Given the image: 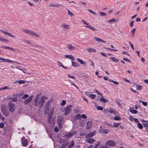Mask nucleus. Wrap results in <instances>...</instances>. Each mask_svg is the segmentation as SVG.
Listing matches in <instances>:
<instances>
[{
	"instance_id": "f704fd0d",
	"label": "nucleus",
	"mask_w": 148,
	"mask_h": 148,
	"mask_svg": "<svg viewBox=\"0 0 148 148\" xmlns=\"http://www.w3.org/2000/svg\"><path fill=\"white\" fill-rule=\"evenodd\" d=\"M67 143H64L60 147V148H64L65 147L67 146Z\"/></svg>"
},
{
	"instance_id": "9d476101",
	"label": "nucleus",
	"mask_w": 148,
	"mask_h": 148,
	"mask_svg": "<svg viewBox=\"0 0 148 148\" xmlns=\"http://www.w3.org/2000/svg\"><path fill=\"white\" fill-rule=\"evenodd\" d=\"M0 30L5 35L8 36L10 37H12V38H14L15 36H14L13 34H11L8 32L6 31H3V30Z\"/></svg>"
},
{
	"instance_id": "39448f33",
	"label": "nucleus",
	"mask_w": 148,
	"mask_h": 148,
	"mask_svg": "<svg viewBox=\"0 0 148 148\" xmlns=\"http://www.w3.org/2000/svg\"><path fill=\"white\" fill-rule=\"evenodd\" d=\"M52 102V101L50 100L47 102L45 106L44 109H45V110H50L49 107L50 106Z\"/></svg>"
},
{
	"instance_id": "4d7b16f0",
	"label": "nucleus",
	"mask_w": 148,
	"mask_h": 148,
	"mask_svg": "<svg viewBox=\"0 0 148 148\" xmlns=\"http://www.w3.org/2000/svg\"><path fill=\"white\" fill-rule=\"evenodd\" d=\"M9 88L8 87V86H5V87H2L1 88L0 90H5L6 89H8Z\"/></svg>"
},
{
	"instance_id": "f257e3e1",
	"label": "nucleus",
	"mask_w": 148,
	"mask_h": 148,
	"mask_svg": "<svg viewBox=\"0 0 148 148\" xmlns=\"http://www.w3.org/2000/svg\"><path fill=\"white\" fill-rule=\"evenodd\" d=\"M39 95H37L36 97L34 100V105L35 106H38L39 108H40L43 107L44 105V102L46 99L45 97H42L41 98L39 99Z\"/></svg>"
},
{
	"instance_id": "2f4dec72",
	"label": "nucleus",
	"mask_w": 148,
	"mask_h": 148,
	"mask_svg": "<svg viewBox=\"0 0 148 148\" xmlns=\"http://www.w3.org/2000/svg\"><path fill=\"white\" fill-rule=\"evenodd\" d=\"M121 125V123H114V127H118L119 125Z\"/></svg>"
},
{
	"instance_id": "c85d7f7f",
	"label": "nucleus",
	"mask_w": 148,
	"mask_h": 148,
	"mask_svg": "<svg viewBox=\"0 0 148 148\" xmlns=\"http://www.w3.org/2000/svg\"><path fill=\"white\" fill-rule=\"evenodd\" d=\"M75 143L73 141V140H72L71 141V143L70 144V145L68 146V148H71V147H73Z\"/></svg>"
},
{
	"instance_id": "f03ea898",
	"label": "nucleus",
	"mask_w": 148,
	"mask_h": 148,
	"mask_svg": "<svg viewBox=\"0 0 148 148\" xmlns=\"http://www.w3.org/2000/svg\"><path fill=\"white\" fill-rule=\"evenodd\" d=\"M72 107V105H69L66 108H62L61 109V111L64 112L63 114L64 115L67 116L71 110Z\"/></svg>"
},
{
	"instance_id": "0eeeda50",
	"label": "nucleus",
	"mask_w": 148,
	"mask_h": 148,
	"mask_svg": "<svg viewBox=\"0 0 148 148\" xmlns=\"http://www.w3.org/2000/svg\"><path fill=\"white\" fill-rule=\"evenodd\" d=\"M21 142L23 146L25 147L27 145V140L24 137H23L21 138Z\"/></svg>"
},
{
	"instance_id": "de8ad7c7",
	"label": "nucleus",
	"mask_w": 148,
	"mask_h": 148,
	"mask_svg": "<svg viewBox=\"0 0 148 148\" xmlns=\"http://www.w3.org/2000/svg\"><path fill=\"white\" fill-rule=\"evenodd\" d=\"M4 112V113H2L5 116H7L9 115V113L8 112H7L6 110Z\"/></svg>"
},
{
	"instance_id": "052dcab7",
	"label": "nucleus",
	"mask_w": 148,
	"mask_h": 148,
	"mask_svg": "<svg viewBox=\"0 0 148 148\" xmlns=\"http://www.w3.org/2000/svg\"><path fill=\"white\" fill-rule=\"evenodd\" d=\"M54 131L56 132H57L59 131L58 129L57 126H56L55 127Z\"/></svg>"
},
{
	"instance_id": "6e6552de",
	"label": "nucleus",
	"mask_w": 148,
	"mask_h": 148,
	"mask_svg": "<svg viewBox=\"0 0 148 148\" xmlns=\"http://www.w3.org/2000/svg\"><path fill=\"white\" fill-rule=\"evenodd\" d=\"M47 119L48 122L50 123L54 124L55 119L52 118L51 115H48Z\"/></svg>"
},
{
	"instance_id": "412c9836",
	"label": "nucleus",
	"mask_w": 148,
	"mask_h": 148,
	"mask_svg": "<svg viewBox=\"0 0 148 148\" xmlns=\"http://www.w3.org/2000/svg\"><path fill=\"white\" fill-rule=\"evenodd\" d=\"M100 132L102 133L103 134H107L108 132V130L104 129L103 130L102 128L100 129Z\"/></svg>"
},
{
	"instance_id": "f3484780",
	"label": "nucleus",
	"mask_w": 148,
	"mask_h": 148,
	"mask_svg": "<svg viewBox=\"0 0 148 148\" xmlns=\"http://www.w3.org/2000/svg\"><path fill=\"white\" fill-rule=\"evenodd\" d=\"M86 141L90 144H92L95 141V140L93 139H91L90 138H86Z\"/></svg>"
},
{
	"instance_id": "680f3d73",
	"label": "nucleus",
	"mask_w": 148,
	"mask_h": 148,
	"mask_svg": "<svg viewBox=\"0 0 148 148\" xmlns=\"http://www.w3.org/2000/svg\"><path fill=\"white\" fill-rule=\"evenodd\" d=\"M128 43H129L130 47H131L132 48V49L133 50H134V46H133V45L130 42H128Z\"/></svg>"
},
{
	"instance_id": "ddd939ff",
	"label": "nucleus",
	"mask_w": 148,
	"mask_h": 148,
	"mask_svg": "<svg viewBox=\"0 0 148 148\" xmlns=\"http://www.w3.org/2000/svg\"><path fill=\"white\" fill-rule=\"evenodd\" d=\"M66 46L68 49L70 51H73L75 49V47L71 44H67Z\"/></svg>"
},
{
	"instance_id": "338daca9",
	"label": "nucleus",
	"mask_w": 148,
	"mask_h": 148,
	"mask_svg": "<svg viewBox=\"0 0 148 148\" xmlns=\"http://www.w3.org/2000/svg\"><path fill=\"white\" fill-rule=\"evenodd\" d=\"M143 125L146 128H148V124L147 123L143 124Z\"/></svg>"
},
{
	"instance_id": "473e14b6",
	"label": "nucleus",
	"mask_w": 148,
	"mask_h": 148,
	"mask_svg": "<svg viewBox=\"0 0 148 148\" xmlns=\"http://www.w3.org/2000/svg\"><path fill=\"white\" fill-rule=\"evenodd\" d=\"M10 99H11L12 101H13L14 102H16L17 101V99L15 97H13V98L10 97Z\"/></svg>"
},
{
	"instance_id": "c9c22d12",
	"label": "nucleus",
	"mask_w": 148,
	"mask_h": 148,
	"mask_svg": "<svg viewBox=\"0 0 148 148\" xmlns=\"http://www.w3.org/2000/svg\"><path fill=\"white\" fill-rule=\"evenodd\" d=\"M29 95L27 94H26L23 95V96L22 97V98L23 99H25L26 98L28 97Z\"/></svg>"
},
{
	"instance_id": "37998d69",
	"label": "nucleus",
	"mask_w": 148,
	"mask_h": 148,
	"mask_svg": "<svg viewBox=\"0 0 148 148\" xmlns=\"http://www.w3.org/2000/svg\"><path fill=\"white\" fill-rule=\"evenodd\" d=\"M89 97L91 99H93L95 97V94H91L90 95Z\"/></svg>"
},
{
	"instance_id": "a18cd8bd",
	"label": "nucleus",
	"mask_w": 148,
	"mask_h": 148,
	"mask_svg": "<svg viewBox=\"0 0 148 148\" xmlns=\"http://www.w3.org/2000/svg\"><path fill=\"white\" fill-rule=\"evenodd\" d=\"M81 115H80V114H77V115L76 116V118L77 119H80V118H81Z\"/></svg>"
},
{
	"instance_id": "b1692460",
	"label": "nucleus",
	"mask_w": 148,
	"mask_h": 148,
	"mask_svg": "<svg viewBox=\"0 0 148 148\" xmlns=\"http://www.w3.org/2000/svg\"><path fill=\"white\" fill-rule=\"evenodd\" d=\"M94 39H95L96 41H98L99 42H104V43H105L106 42L104 41L102 39H100V38H97L96 37H94Z\"/></svg>"
},
{
	"instance_id": "13d9d810",
	"label": "nucleus",
	"mask_w": 148,
	"mask_h": 148,
	"mask_svg": "<svg viewBox=\"0 0 148 148\" xmlns=\"http://www.w3.org/2000/svg\"><path fill=\"white\" fill-rule=\"evenodd\" d=\"M94 91H95L96 92L98 93L99 95H100L101 97H102V94L100 93L97 90V89L95 90Z\"/></svg>"
},
{
	"instance_id": "6ab92c4d",
	"label": "nucleus",
	"mask_w": 148,
	"mask_h": 148,
	"mask_svg": "<svg viewBox=\"0 0 148 148\" xmlns=\"http://www.w3.org/2000/svg\"><path fill=\"white\" fill-rule=\"evenodd\" d=\"M86 50L89 53L95 52H96V49L92 48H88Z\"/></svg>"
},
{
	"instance_id": "6e6d98bb",
	"label": "nucleus",
	"mask_w": 148,
	"mask_h": 148,
	"mask_svg": "<svg viewBox=\"0 0 148 148\" xmlns=\"http://www.w3.org/2000/svg\"><path fill=\"white\" fill-rule=\"evenodd\" d=\"M99 14L102 16L106 15V14L105 13L101 12H99Z\"/></svg>"
},
{
	"instance_id": "e2e57ef3",
	"label": "nucleus",
	"mask_w": 148,
	"mask_h": 148,
	"mask_svg": "<svg viewBox=\"0 0 148 148\" xmlns=\"http://www.w3.org/2000/svg\"><path fill=\"white\" fill-rule=\"evenodd\" d=\"M116 102L118 104L119 106H121V104L120 103L119 100V99H116Z\"/></svg>"
},
{
	"instance_id": "774afa93",
	"label": "nucleus",
	"mask_w": 148,
	"mask_h": 148,
	"mask_svg": "<svg viewBox=\"0 0 148 148\" xmlns=\"http://www.w3.org/2000/svg\"><path fill=\"white\" fill-rule=\"evenodd\" d=\"M136 30V28H134L132 29L131 31V32L132 33V35L134 36V32Z\"/></svg>"
},
{
	"instance_id": "79ce46f5",
	"label": "nucleus",
	"mask_w": 148,
	"mask_h": 148,
	"mask_svg": "<svg viewBox=\"0 0 148 148\" xmlns=\"http://www.w3.org/2000/svg\"><path fill=\"white\" fill-rule=\"evenodd\" d=\"M137 125L138 127L140 129H142L143 127V125L140 123H138Z\"/></svg>"
},
{
	"instance_id": "a878e982",
	"label": "nucleus",
	"mask_w": 148,
	"mask_h": 148,
	"mask_svg": "<svg viewBox=\"0 0 148 148\" xmlns=\"http://www.w3.org/2000/svg\"><path fill=\"white\" fill-rule=\"evenodd\" d=\"M58 62V65L59 66H61L64 68V69H67V67H64V66L63 65L62 63L60 62L59 61Z\"/></svg>"
},
{
	"instance_id": "2eb2a0df",
	"label": "nucleus",
	"mask_w": 148,
	"mask_h": 148,
	"mask_svg": "<svg viewBox=\"0 0 148 148\" xmlns=\"http://www.w3.org/2000/svg\"><path fill=\"white\" fill-rule=\"evenodd\" d=\"M60 27L62 28L66 29H69V25L64 23H62L60 25Z\"/></svg>"
},
{
	"instance_id": "69168bd1",
	"label": "nucleus",
	"mask_w": 148,
	"mask_h": 148,
	"mask_svg": "<svg viewBox=\"0 0 148 148\" xmlns=\"http://www.w3.org/2000/svg\"><path fill=\"white\" fill-rule=\"evenodd\" d=\"M142 103L145 106H146L147 105V102L143 101L142 102Z\"/></svg>"
},
{
	"instance_id": "423d86ee",
	"label": "nucleus",
	"mask_w": 148,
	"mask_h": 148,
	"mask_svg": "<svg viewBox=\"0 0 148 148\" xmlns=\"http://www.w3.org/2000/svg\"><path fill=\"white\" fill-rule=\"evenodd\" d=\"M75 132L73 131L67 134H66L64 135V137L69 139L73 136L75 134Z\"/></svg>"
},
{
	"instance_id": "7ed1b4c3",
	"label": "nucleus",
	"mask_w": 148,
	"mask_h": 148,
	"mask_svg": "<svg viewBox=\"0 0 148 148\" xmlns=\"http://www.w3.org/2000/svg\"><path fill=\"white\" fill-rule=\"evenodd\" d=\"M8 109L9 111L12 113H13L15 109V105L11 101L9 102L8 104Z\"/></svg>"
},
{
	"instance_id": "603ef678",
	"label": "nucleus",
	"mask_w": 148,
	"mask_h": 148,
	"mask_svg": "<svg viewBox=\"0 0 148 148\" xmlns=\"http://www.w3.org/2000/svg\"><path fill=\"white\" fill-rule=\"evenodd\" d=\"M66 103V101L65 100H63L62 101V103L61 104L62 106H64L65 104Z\"/></svg>"
},
{
	"instance_id": "1a4fd4ad",
	"label": "nucleus",
	"mask_w": 148,
	"mask_h": 148,
	"mask_svg": "<svg viewBox=\"0 0 148 148\" xmlns=\"http://www.w3.org/2000/svg\"><path fill=\"white\" fill-rule=\"evenodd\" d=\"M34 97V96L33 95H31L29 97L28 99L25 100L24 102V104L25 105L29 103L33 99Z\"/></svg>"
},
{
	"instance_id": "dca6fc26",
	"label": "nucleus",
	"mask_w": 148,
	"mask_h": 148,
	"mask_svg": "<svg viewBox=\"0 0 148 148\" xmlns=\"http://www.w3.org/2000/svg\"><path fill=\"white\" fill-rule=\"evenodd\" d=\"M95 134V133L94 132H90L86 135V138H90L94 136Z\"/></svg>"
},
{
	"instance_id": "7c9ffc66",
	"label": "nucleus",
	"mask_w": 148,
	"mask_h": 148,
	"mask_svg": "<svg viewBox=\"0 0 148 148\" xmlns=\"http://www.w3.org/2000/svg\"><path fill=\"white\" fill-rule=\"evenodd\" d=\"M130 111L131 112L134 114H136L137 112V110H131V108L130 109Z\"/></svg>"
},
{
	"instance_id": "5fc2aeb1",
	"label": "nucleus",
	"mask_w": 148,
	"mask_h": 148,
	"mask_svg": "<svg viewBox=\"0 0 148 148\" xmlns=\"http://www.w3.org/2000/svg\"><path fill=\"white\" fill-rule=\"evenodd\" d=\"M6 110V109L4 107H3L1 109V111L2 113H4V112Z\"/></svg>"
},
{
	"instance_id": "aec40b11",
	"label": "nucleus",
	"mask_w": 148,
	"mask_h": 148,
	"mask_svg": "<svg viewBox=\"0 0 148 148\" xmlns=\"http://www.w3.org/2000/svg\"><path fill=\"white\" fill-rule=\"evenodd\" d=\"M2 48H3L5 49H8L11 50H12L14 51H15V50L13 48H12L10 47L9 46H3L1 47Z\"/></svg>"
},
{
	"instance_id": "3c124183",
	"label": "nucleus",
	"mask_w": 148,
	"mask_h": 148,
	"mask_svg": "<svg viewBox=\"0 0 148 148\" xmlns=\"http://www.w3.org/2000/svg\"><path fill=\"white\" fill-rule=\"evenodd\" d=\"M82 117L84 119H85L87 118L85 114H82L81 116V118Z\"/></svg>"
},
{
	"instance_id": "393cba45",
	"label": "nucleus",
	"mask_w": 148,
	"mask_h": 148,
	"mask_svg": "<svg viewBox=\"0 0 148 148\" xmlns=\"http://www.w3.org/2000/svg\"><path fill=\"white\" fill-rule=\"evenodd\" d=\"M110 59L112 61L114 62H117L119 61V60L115 58L114 57H111L110 58Z\"/></svg>"
},
{
	"instance_id": "72a5a7b5",
	"label": "nucleus",
	"mask_w": 148,
	"mask_h": 148,
	"mask_svg": "<svg viewBox=\"0 0 148 148\" xmlns=\"http://www.w3.org/2000/svg\"><path fill=\"white\" fill-rule=\"evenodd\" d=\"M114 119L115 121H120L121 120V117L119 116H117L114 117Z\"/></svg>"
},
{
	"instance_id": "4c0bfd02",
	"label": "nucleus",
	"mask_w": 148,
	"mask_h": 148,
	"mask_svg": "<svg viewBox=\"0 0 148 148\" xmlns=\"http://www.w3.org/2000/svg\"><path fill=\"white\" fill-rule=\"evenodd\" d=\"M142 87L140 85H138L136 86V88L137 90H140L142 89Z\"/></svg>"
},
{
	"instance_id": "4be33fe9",
	"label": "nucleus",
	"mask_w": 148,
	"mask_h": 148,
	"mask_svg": "<svg viewBox=\"0 0 148 148\" xmlns=\"http://www.w3.org/2000/svg\"><path fill=\"white\" fill-rule=\"evenodd\" d=\"M92 125V123L90 121H88L87 123V126L86 127V129H89L90 127H91Z\"/></svg>"
},
{
	"instance_id": "09e8293b",
	"label": "nucleus",
	"mask_w": 148,
	"mask_h": 148,
	"mask_svg": "<svg viewBox=\"0 0 148 148\" xmlns=\"http://www.w3.org/2000/svg\"><path fill=\"white\" fill-rule=\"evenodd\" d=\"M98 148H108V147L105 145H101Z\"/></svg>"
},
{
	"instance_id": "f8f14e48",
	"label": "nucleus",
	"mask_w": 148,
	"mask_h": 148,
	"mask_svg": "<svg viewBox=\"0 0 148 148\" xmlns=\"http://www.w3.org/2000/svg\"><path fill=\"white\" fill-rule=\"evenodd\" d=\"M0 60H2V62H3L13 63V62L12 60H11L8 59L4 58L3 57H1Z\"/></svg>"
},
{
	"instance_id": "4468645a",
	"label": "nucleus",
	"mask_w": 148,
	"mask_h": 148,
	"mask_svg": "<svg viewBox=\"0 0 148 148\" xmlns=\"http://www.w3.org/2000/svg\"><path fill=\"white\" fill-rule=\"evenodd\" d=\"M63 116H59L57 119V121L58 122L60 125L63 121Z\"/></svg>"
},
{
	"instance_id": "864d4df0",
	"label": "nucleus",
	"mask_w": 148,
	"mask_h": 148,
	"mask_svg": "<svg viewBox=\"0 0 148 148\" xmlns=\"http://www.w3.org/2000/svg\"><path fill=\"white\" fill-rule=\"evenodd\" d=\"M4 124L2 123H0V128H3L4 127Z\"/></svg>"
},
{
	"instance_id": "49530a36",
	"label": "nucleus",
	"mask_w": 148,
	"mask_h": 148,
	"mask_svg": "<svg viewBox=\"0 0 148 148\" xmlns=\"http://www.w3.org/2000/svg\"><path fill=\"white\" fill-rule=\"evenodd\" d=\"M59 142L60 143H63L65 142V140L64 139L60 138L59 139Z\"/></svg>"
},
{
	"instance_id": "8fccbe9b",
	"label": "nucleus",
	"mask_w": 148,
	"mask_h": 148,
	"mask_svg": "<svg viewBox=\"0 0 148 148\" xmlns=\"http://www.w3.org/2000/svg\"><path fill=\"white\" fill-rule=\"evenodd\" d=\"M109 112L111 113H115V110L112 108L110 109Z\"/></svg>"
},
{
	"instance_id": "bb28decb",
	"label": "nucleus",
	"mask_w": 148,
	"mask_h": 148,
	"mask_svg": "<svg viewBox=\"0 0 148 148\" xmlns=\"http://www.w3.org/2000/svg\"><path fill=\"white\" fill-rule=\"evenodd\" d=\"M71 62H72V65L73 66L76 67H78V66H79V64H77L75 62H73V61H72Z\"/></svg>"
},
{
	"instance_id": "0e129e2a",
	"label": "nucleus",
	"mask_w": 148,
	"mask_h": 148,
	"mask_svg": "<svg viewBox=\"0 0 148 148\" xmlns=\"http://www.w3.org/2000/svg\"><path fill=\"white\" fill-rule=\"evenodd\" d=\"M98 110H103V108L101 106H98L97 108Z\"/></svg>"
},
{
	"instance_id": "a211bd4d",
	"label": "nucleus",
	"mask_w": 148,
	"mask_h": 148,
	"mask_svg": "<svg viewBox=\"0 0 148 148\" xmlns=\"http://www.w3.org/2000/svg\"><path fill=\"white\" fill-rule=\"evenodd\" d=\"M86 26H84L87 28H89L93 30V31H96L97 30V29H96L95 28L92 26L89 25L88 23H87V24H86Z\"/></svg>"
},
{
	"instance_id": "bf43d9fd",
	"label": "nucleus",
	"mask_w": 148,
	"mask_h": 148,
	"mask_svg": "<svg viewBox=\"0 0 148 148\" xmlns=\"http://www.w3.org/2000/svg\"><path fill=\"white\" fill-rule=\"evenodd\" d=\"M71 56L72 55H66L64 56L67 58H69L70 59Z\"/></svg>"
},
{
	"instance_id": "e433bc0d",
	"label": "nucleus",
	"mask_w": 148,
	"mask_h": 148,
	"mask_svg": "<svg viewBox=\"0 0 148 148\" xmlns=\"http://www.w3.org/2000/svg\"><path fill=\"white\" fill-rule=\"evenodd\" d=\"M68 12V14L69 15H70L71 16H72L74 15V14L73 13H72L71 11H70L69 10H67Z\"/></svg>"
},
{
	"instance_id": "a19ab883",
	"label": "nucleus",
	"mask_w": 148,
	"mask_h": 148,
	"mask_svg": "<svg viewBox=\"0 0 148 148\" xmlns=\"http://www.w3.org/2000/svg\"><path fill=\"white\" fill-rule=\"evenodd\" d=\"M53 113H54V111H53V109H51V110L49 112V113L48 114V115H51V116H52V115L53 114Z\"/></svg>"
},
{
	"instance_id": "9b49d317",
	"label": "nucleus",
	"mask_w": 148,
	"mask_h": 148,
	"mask_svg": "<svg viewBox=\"0 0 148 148\" xmlns=\"http://www.w3.org/2000/svg\"><path fill=\"white\" fill-rule=\"evenodd\" d=\"M107 145L110 146H114L116 145V143L113 140H108L107 141Z\"/></svg>"
},
{
	"instance_id": "58836bf2",
	"label": "nucleus",
	"mask_w": 148,
	"mask_h": 148,
	"mask_svg": "<svg viewBox=\"0 0 148 148\" xmlns=\"http://www.w3.org/2000/svg\"><path fill=\"white\" fill-rule=\"evenodd\" d=\"M100 100L102 101V102H103L104 103H105V102H106L107 101V100H106V99H105V98H104L103 97H102V98H101V99H100Z\"/></svg>"
},
{
	"instance_id": "20e7f679",
	"label": "nucleus",
	"mask_w": 148,
	"mask_h": 148,
	"mask_svg": "<svg viewBox=\"0 0 148 148\" xmlns=\"http://www.w3.org/2000/svg\"><path fill=\"white\" fill-rule=\"evenodd\" d=\"M23 32H24L25 33H28L30 34L31 36H34L37 37H39V35L36 34L34 31L29 30H27L23 29Z\"/></svg>"
},
{
	"instance_id": "c03bdc74",
	"label": "nucleus",
	"mask_w": 148,
	"mask_h": 148,
	"mask_svg": "<svg viewBox=\"0 0 148 148\" xmlns=\"http://www.w3.org/2000/svg\"><path fill=\"white\" fill-rule=\"evenodd\" d=\"M100 143L99 142H98L95 144V147L93 148H97V147L100 145Z\"/></svg>"
},
{
	"instance_id": "5701e85b",
	"label": "nucleus",
	"mask_w": 148,
	"mask_h": 148,
	"mask_svg": "<svg viewBox=\"0 0 148 148\" xmlns=\"http://www.w3.org/2000/svg\"><path fill=\"white\" fill-rule=\"evenodd\" d=\"M77 60L78 61V62L81 64L84 65H86V63L81 59L78 58L77 59Z\"/></svg>"
},
{
	"instance_id": "cd10ccee",
	"label": "nucleus",
	"mask_w": 148,
	"mask_h": 148,
	"mask_svg": "<svg viewBox=\"0 0 148 148\" xmlns=\"http://www.w3.org/2000/svg\"><path fill=\"white\" fill-rule=\"evenodd\" d=\"M0 40L3 41L5 42H9V40L7 39L3 38L1 37H0Z\"/></svg>"
},
{
	"instance_id": "ea45409f",
	"label": "nucleus",
	"mask_w": 148,
	"mask_h": 148,
	"mask_svg": "<svg viewBox=\"0 0 148 148\" xmlns=\"http://www.w3.org/2000/svg\"><path fill=\"white\" fill-rule=\"evenodd\" d=\"M25 81L24 80H20L18 81V82L20 84H24L25 82Z\"/></svg>"
},
{
	"instance_id": "c756f323",
	"label": "nucleus",
	"mask_w": 148,
	"mask_h": 148,
	"mask_svg": "<svg viewBox=\"0 0 148 148\" xmlns=\"http://www.w3.org/2000/svg\"><path fill=\"white\" fill-rule=\"evenodd\" d=\"M109 23H112L114 22H116V19L115 18H113L109 20L108 21Z\"/></svg>"
}]
</instances>
